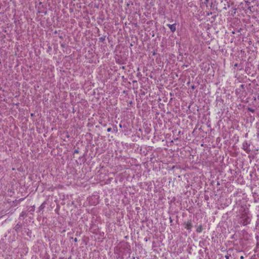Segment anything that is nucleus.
<instances>
[{
	"label": "nucleus",
	"mask_w": 259,
	"mask_h": 259,
	"mask_svg": "<svg viewBox=\"0 0 259 259\" xmlns=\"http://www.w3.org/2000/svg\"><path fill=\"white\" fill-rule=\"evenodd\" d=\"M167 26L169 28L171 31L174 32L176 30V24H167Z\"/></svg>",
	"instance_id": "1"
},
{
	"label": "nucleus",
	"mask_w": 259,
	"mask_h": 259,
	"mask_svg": "<svg viewBox=\"0 0 259 259\" xmlns=\"http://www.w3.org/2000/svg\"><path fill=\"white\" fill-rule=\"evenodd\" d=\"M192 224L191 222H188L186 224L185 228L187 230H191L192 228Z\"/></svg>",
	"instance_id": "2"
},
{
	"label": "nucleus",
	"mask_w": 259,
	"mask_h": 259,
	"mask_svg": "<svg viewBox=\"0 0 259 259\" xmlns=\"http://www.w3.org/2000/svg\"><path fill=\"white\" fill-rule=\"evenodd\" d=\"M248 146L247 143H244L243 144V148L246 152H248Z\"/></svg>",
	"instance_id": "3"
},
{
	"label": "nucleus",
	"mask_w": 259,
	"mask_h": 259,
	"mask_svg": "<svg viewBox=\"0 0 259 259\" xmlns=\"http://www.w3.org/2000/svg\"><path fill=\"white\" fill-rule=\"evenodd\" d=\"M202 231V226L201 225H200L197 227L196 229V232L198 233H200Z\"/></svg>",
	"instance_id": "4"
},
{
	"label": "nucleus",
	"mask_w": 259,
	"mask_h": 259,
	"mask_svg": "<svg viewBox=\"0 0 259 259\" xmlns=\"http://www.w3.org/2000/svg\"><path fill=\"white\" fill-rule=\"evenodd\" d=\"M248 110L250 111V112H254V110L250 108H248Z\"/></svg>",
	"instance_id": "5"
},
{
	"label": "nucleus",
	"mask_w": 259,
	"mask_h": 259,
	"mask_svg": "<svg viewBox=\"0 0 259 259\" xmlns=\"http://www.w3.org/2000/svg\"><path fill=\"white\" fill-rule=\"evenodd\" d=\"M112 131V128L111 127H109L107 128V132H110Z\"/></svg>",
	"instance_id": "6"
},
{
	"label": "nucleus",
	"mask_w": 259,
	"mask_h": 259,
	"mask_svg": "<svg viewBox=\"0 0 259 259\" xmlns=\"http://www.w3.org/2000/svg\"><path fill=\"white\" fill-rule=\"evenodd\" d=\"M230 256V255H227L225 256V257L226 259H229Z\"/></svg>",
	"instance_id": "7"
},
{
	"label": "nucleus",
	"mask_w": 259,
	"mask_h": 259,
	"mask_svg": "<svg viewBox=\"0 0 259 259\" xmlns=\"http://www.w3.org/2000/svg\"><path fill=\"white\" fill-rule=\"evenodd\" d=\"M78 152H79V151L78 150H75L74 151V153H78Z\"/></svg>",
	"instance_id": "8"
},
{
	"label": "nucleus",
	"mask_w": 259,
	"mask_h": 259,
	"mask_svg": "<svg viewBox=\"0 0 259 259\" xmlns=\"http://www.w3.org/2000/svg\"><path fill=\"white\" fill-rule=\"evenodd\" d=\"M245 3H246V4H247L248 5L249 4H250V3H249L248 1H246V2H245Z\"/></svg>",
	"instance_id": "9"
},
{
	"label": "nucleus",
	"mask_w": 259,
	"mask_h": 259,
	"mask_svg": "<svg viewBox=\"0 0 259 259\" xmlns=\"http://www.w3.org/2000/svg\"><path fill=\"white\" fill-rule=\"evenodd\" d=\"M243 258H244V257H243V256H241L240 257V259H243Z\"/></svg>",
	"instance_id": "10"
},
{
	"label": "nucleus",
	"mask_w": 259,
	"mask_h": 259,
	"mask_svg": "<svg viewBox=\"0 0 259 259\" xmlns=\"http://www.w3.org/2000/svg\"><path fill=\"white\" fill-rule=\"evenodd\" d=\"M248 9H249V10L251 11V7H250V6H249V7L248 8Z\"/></svg>",
	"instance_id": "11"
},
{
	"label": "nucleus",
	"mask_w": 259,
	"mask_h": 259,
	"mask_svg": "<svg viewBox=\"0 0 259 259\" xmlns=\"http://www.w3.org/2000/svg\"><path fill=\"white\" fill-rule=\"evenodd\" d=\"M209 0H205V3H207L208 2Z\"/></svg>",
	"instance_id": "12"
}]
</instances>
